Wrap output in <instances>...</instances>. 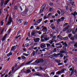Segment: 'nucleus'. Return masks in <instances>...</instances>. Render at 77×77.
<instances>
[{"label":"nucleus","instance_id":"nucleus-1","mask_svg":"<svg viewBox=\"0 0 77 77\" xmlns=\"http://www.w3.org/2000/svg\"><path fill=\"white\" fill-rule=\"evenodd\" d=\"M8 17H9V20L8 21V24H6V25H11V22H13V21H12V17H11V16H9V15L8 14L6 17L5 18V21L6 22L7 21V19H8Z\"/></svg>","mask_w":77,"mask_h":77},{"label":"nucleus","instance_id":"nucleus-2","mask_svg":"<svg viewBox=\"0 0 77 77\" xmlns=\"http://www.w3.org/2000/svg\"><path fill=\"white\" fill-rule=\"evenodd\" d=\"M69 71H72L70 75H69L70 77H71V75H73V74L74 73V66H72L69 69Z\"/></svg>","mask_w":77,"mask_h":77},{"label":"nucleus","instance_id":"nucleus-3","mask_svg":"<svg viewBox=\"0 0 77 77\" xmlns=\"http://www.w3.org/2000/svg\"><path fill=\"white\" fill-rule=\"evenodd\" d=\"M42 21V18L39 19L38 20L35 22V23L34 24V25L35 26H37L38 24H39L41 21Z\"/></svg>","mask_w":77,"mask_h":77},{"label":"nucleus","instance_id":"nucleus-4","mask_svg":"<svg viewBox=\"0 0 77 77\" xmlns=\"http://www.w3.org/2000/svg\"><path fill=\"white\" fill-rule=\"evenodd\" d=\"M44 60L42 59H39L35 61V63H39L40 62H43Z\"/></svg>","mask_w":77,"mask_h":77},{"label":"nucleus","instance_id":"nucleus-5","mask_svg":"<svg viewBox=\"0 0 77 77\" xmlns=\"http://www.w3.org/2000/svg\"><path fill=\"white\" fill-rule=\"evenodd\" d=\"M46 6V5H45V4L43 5L41 8L39 13H41V12H43V11H44V9H45Z\"/></svg>","mask_w":77,"mask_h":77},{"label":"nucleus","instance_id":"nucleus-6","mask_svg":"<svg viewBox=\"0 0 77 77\" xmlns=\"http://www.w3.org/2000/svg\"><path fill=\"white\" fill-rule=\"evenodd\" d=\"M27 12H28V9L26 8L24 11L23 12V16H26L27 15Z\"/></svg>","mask_w":77,"mask_h":77},{"label":"nucleus","instance_id":"nucleus-7","mask_svg":"<svg viewBox=\"0 0 77 77\" xmlns=\"http://www.w3.org/2000/svg\"><path fill=\"white\" fill-rule=\"evenodd\" d=\"M24 63H22L20 66V67L18 66V67L16 69H15V70H14V72H15V71H17V70H18L19 68H21V67L22 66H24Z\"/></svg>","mask_w":77,"mask_h":77},{"label":"nucleus","instance_id":"nucleus-8","mask_svg":"<svg viewBox=\"0 0 77 77\" xmlns=\"http://www.w3.org/2000/svg\"><path fill=\"white\" fill-rule=\"evenodd\" d=\"M50 27L52 29H53V30L54 29H56V26H54L53 25V24L51 23V26H50Z\"/></svg>","mask_w":77,"mask_h":77},{"label":"nucleus","instance_id":"nucleus-9","mask_svg":"<svg viewBox=\"0 0 77 77\" xmlns=\"http://www.w3.org/2000/svg\"><path fill=\"white\" fill-rule=\"evenodd\" d=\"M47 27H43L41 30V32L43 31L45 32H47Z\"/></svg>","mask_w":77,"mask_h":77},{"label":"nucleus","instance_id":"nucleus-10","mask_svg":"<svg viewBox=\"0 0 77 77\" xmlns=\"http://www.w3.org/2000/svg\"><path fill=\"white\" fill-rule=\"evenodd\" d=\"M42 48H43L44 47H46V45H45V43H41V46H40Z\"/></svg>","mask_w":77,"mask_h":77},{"label":"nucleus","instance_id":"nucleus-11","mask_svg":"<svg viewBox=\"0 0 77 77\" xmlns=\"http://www.w3.org/2000/svg\"><path fill=\"white\" fill-rule=\"evenodd\" d=\"M7 34H6L3 37V38L2 39V41H4L5 40H6V36H7Z\"/></svg>","mask_w":77,"mask_h":77},{"label":"nucleus","instance_id":"nucleus-12","mask_svg":"<svg viewBox=\"0 0 77 77\" xmlns=\"http://www.w3.org/2000/svg\"><path fill=\"white\" fill-rule=\"evenodd\" d=\"M39 40H40V38H37L35 39H34V41H35V42H39Z\"/></svg>","mask_w":77,"mask_h":77},{"label":"nucleus","instance_id":"nucleus-13","mask_svg":"<svg viewBox=\"0 0 77 77\" xmlns=\"http://www.w3.org/2000/svg\"><path fill=\"white\" fill-rule=\"evenodd\" d=\"M58 20H59V21L60 22H61L62 21H64V17H62L61 18L58 19Z\"/></svg>","mask_w":77,"mask_h":77},{"label":"nucleus","instance_id":"nucleus-14","mask_svg":"<svg viewBox=\"0 0 77 77\" xmlns=\"http://www.w3.org/2000/svg\"><path fill=\"white\" fill-rule=\"evenodd\" d=\"M64 46H63V48H64V47H66L68 46V45L66 42H65L64 43L62 44Z\"/></svg>","mask_w":77,"mask_h":77},{"label":"nucleus","instance_id":"nucleus-15","mask_svg":"<svg viewBox=\"0 0 77 77\" xmlns=\"http://www.w3.org/2000/svg\"><path fill=\"white\" fill-rule=\"evenodd\" d=\"M4 3V0H2L0 3V5L1 6H3Z\"/></svg>","mask_w":77,"mask_h":77},{"label":"nucleus","instance_id":"nucleus-16","mask_svg":"<svg viewBox=\"0 0 77 77\" xmlns=\"http://www.w3.org/2000/svg\"><path fill=\"white\" fill-rule=\"evenodd\" d=\"M69 28V26H67L63 30V31L65 32V31H66L67 29H68Z\"/></svg>","mask_w":77,"mask_h":77},{"label":"nucleus","instance_id":"nucleus-17","mask_svg":"<svg viewBox=\"0 0 77 77\" xmlns=\"http://www.w3.org/2000/svg\"><path fill=\"white\" fill-rule=\"evenodd\" d=\"M33 62V60L31 61H29L28 62L25 64L26 65H30V63H32Z\"/></svg>","mask_w":77,"mask_h":77},{"label":"nucleus","instance_id":"nucleus-18","mask_svg":"<svg viewBox=\"0 0 77 77\" xmlns=\"http://www.w3.org/2000/svg\"><path fill=\"white\" fill-rule=\"evenodd\" d=\"M72 14L74 16V17H75V15H76L77 17V13L76 11H75L74 13H72Z\"/></svg>","mask_w":77,"mask_h":77},{"label":"nucleus","instance_id":"nucleus-19","mask_svg":"<svg viewBox=\"0 0 77 77\" xmlns=\"http://www.w3.org/2000/svg\"><path fill=\"white\" fill-rule=\"evenodd\" d=\"M60 10L62 14H63V15L65 14V12H64V10L63 9L61 10V9H60Z\"/></svg>","mask_w":77,"mask_h":77},{"label":"nucleus","instance_id":"nucleus-20","mask_svg":"<svg viewBox=\"0 0 77 77\" xmlns=\"http://www.w3.org/2000/svg\"><path fill=\"white\" fill-rule=\"evenodd\" d=\"M70 40H72L73 42H74L75 40V38L74 37H71L70 38Z\"/></svg>","mask_w":77,"mask_h":77},{"label":"nucleus","instance_id":"nucleus-21","mask_svg":"<svg viewBox=\"0 0 77 77\" xmlns=\"http://www.w3.org/2000/svg\"><path fill=\"white\" fill-rule=\"evenodd\" d=\"M42 53V50H40V51H38V54H41Z\"/></svg>","mask_w":77,"mask_h":77},{"label":"nucleus","instance_id":"nucleus-22","mask_svg":"<svg viewBox=\"0 0 77 77\" xmlns=\"http://www.w3.org/2000/svg\"><path fill=\"white\" fill-rule=\"evenodd\" d=\"M36 53V51H33V52L32 53V54L33 56H34L35 55V54Z\"/></svg>","mask_w":77,"mask_h":77},{"label":"nucleus","instance_id":"nucleus-23","mask_svg":"<svg viewBox=\"0 0 77 77\" xmlns=\"http://www.w3.org/2000/svg\"><path fill=\"white\" fill-rule=\"evenodd\" d=\"M36 33V32H35V31H33L31 32V35H32V36H33L34 35H35Z\"/></svg>","mask_w":77,"mask_h":77},{"label":"nucleus","instance_id":"nucleus-24","mask_svg":"<svg viewBox=\"0 0 77 77\" xmlns=\"http://www.w3.org/2000/svg\"><path fill=\"white\" fill-rule=\"evenodd\" d=\"M26 74H29V73L31 72V70L28 69L26 70Z\"/></svg>","mask_w":77,"mask_h":77},{"label":"nucleus","instance_id":"nucleus-25","mask_svg":"<svg viewBox=\"0 0 77 77\" xmlns=\"http://www.w3.org/2000/svg\"><path fill=\"white\" fill-rule=\"evenodd\" d=\"M10 1V0H7L6 1H5V3L4 4V5H7V4H8V3Z\"/></svg>","mask_w":77,"mask_h":77},{"label":"nucleus","instance_id":"nucleus-26","mask_svg":"<svg viewBox=\"0 0 77 77\" xmlns=\"http://www.w3.org/2000/svg\"><path fill=\"white\" fill-rule=\"evenodd\" d=\"M65 70H66V69H62L61 70V71H60V72H61V73H63V72H64V71H65Z\"/></svg>","mask_w":77,"mask_h":77},{"label":"nucleus","instance_id":"nucleus-27","mask_svg":"<svg viewBox=\"0 0 77 77\" xmlns=\"http://www.w3.org/2000/svg\"><path fill=\"white\" fill-rule=\"evenodd\" d=\"M50 18V16H48L47 17H46V16L45 15L44 17L43 18L44 20H45V19H46V18Z\"/></svg>","mask_w":77,"mask_h":77},{"label":"nucleus","instance_id":"nucleus-28","mask_svg":"<svg viewBox=\"0 0 77 77\" xmlns=\"http://www.w3.org/2000/svg\"><path fill=\"white\" fill-rule=\"evenodd\" d=\"M38 72H37V73H34L33 75V76H38Z\"/></svg>","mask_w":77,"mask_h":77},{"label":"nucleus","instance_id":"nucleus-29","mask_svg":"<svg viewBox=\"0 0 77 77\" xmlns=\"http://www.w3.org/2000/svg\"><path fill=\"white\" fill-rule=\"evenodd\" d=\"M16 49V48H14V46H13L11 50H12L13 51H14V50H15Z\"/></svg>","mask_w":77,"mask_h":77},{"label":"nucleus","instance_id":"nucleus-30","mask_svg":"<svg viewBox=\"0 0 77 77\" xmlns=\"http://www.w3.org/2000/svg\"><path fill=\"white\" fill-rule=\"evenodd\" d=\"M44 75L45 77H50V76L46 74H44Z\"/></svg>","mask_w":77,"mask_h":77},{"label":"nucleus","instance_id":"nucleus-31","mask_svg":"<svg viewBox=\"0 0 77 77\" xmlns=\"http://www.w3.org/2000/svg\"><path fill=\"white\" fill-rule=\"evenodd\" d=\"M37 33H38L39 35H41L42 33V32H41V31H38Z\"/></svg>","mask_w":77,"mask_h":77},{"label":"nucleus","instance_id":"nucleus-32","mask_svg":"<svg viewBox=\"0 0 77 77\" xmlns=\"http://www.w3.org/2000/svg\"><path fill=\"white\" fill-rule=\"evenodd\" d=\"M45 44L46 45L47 47H49L50 46V44L49 43H47Z\"/></svg>","mask_w":77,"mask_h":77},{"label":"nucleus","instance_id":"nucleus-33","mask_svg":"<svg viewBox=\"0 0 77 77\" xmlns=\"http://www.w3.org/2000/svg\"><path fill=\"white\" fill-rule=\"evenodd\" d=\"M51 54L50 53H46V56H49V55H50Z\"/></svg>","mask_w":77,"mask_h":77},{"label":"nucleus","instance_id":"nucleus-34","mask_svg":"<svg viewBox=\"0 0 77 77\" xmlns=\"http://www.w3.org/2000/svg\"><path fill=\"white\" fill-rule=\"evenodd\" d=\"M62 47V45L60 46H57V48L59 49V48H61Z\"/></svg>","mask_w":77,"mask_h":77},{"label":"nucleus","instance_id":"nucleus-35","mask_svg":"<svg viewBox=\"0 0 77 77\" xmlns=\"http://www.w3.org/2000/svg\"><path fill=\"white\" fill-rule=\"evenodd\" d=\"M56 73L57 74L59 75L61 73V72L60 71H58Z\"/></svg>","mask_w":77,"mask_h":77},{"label":"nucleus","instance_id":"nucleus-36","mask_svg":"<svg viewBox=\"0 0 77 77\" xmlns=\"http://www.w3.org/2000/svg\"><path fill=\"white\" fill-rule=\"evenodd\" d=\"M49 43H50L51 44H53V41H51V40H50L49 42Z\"/></svg>","mask_w":77,"mask_h":77},{"label":"nucleus","instance_id":"nucleus-37","mask_svg":"<svg viewBox=\"0 0 77 77\" xmlns=\"http://www.w3.org/2000/svg\"><path fill=\"white\" fill-rule=\"evenodd\" d=\"M63 48V50L65 51H66V47H65L64 48Z\"/></svg>","mask_w":77,"mask_h":77},{"label":"nucleus","instance_id":"nucleus-38","mask_svg":"<svg viewBox=\"0 0 77 77\" xmlns=\"http://www.w3.org/2000/svg\"><path fill=\"white\" fill-rule=\"evenodd\" d=\"M21 57H22V59H26V57H24V56H22Z\"/></svg>","mask_w":77,"mask_h":77},{"label":"nucleus","instance_id":"nucleus-39","mask_svg":"<svg viewBox=\"0 0 77 77\" xmlns=\"http://www.w3.org/2000/svg\"><path fill=\"white\" fill-rule=\"evenodd\" d=\"M38 76H39V77H42V74H39L38 73Z\"/></svg>","mask_w":77,"mask_h":77},{"label":"nucleus","instance_id":"nucleus-40","mask_svg":"<svg viewBox=\"0 0 77 77\" xmlns=\"http://www.w3.org/2000/svg\"><path fill=\"white\" fill-rule=\"evenodd\" d=\"M56 21H57V24H59V22H60V21H59V19H58V20L56 19Z\"/></svg>","mask_w":77,"mask_h":77},{"label":"nucleus","instance_id":"nucleus-41","mask_svg":"<svg viewBox=\"0 0 77 77\" xmlns=\"http://www.w3.org/2000/svg\"><path fill=\"white\" fill-rule=\"evenodd\" d=\"M68 38L67 37H65L63 38V39H64V40H67L68 39Z\"/></svg>","mask_w":77,"mask_h":77},{"label":"nucleus","instance_id":"nucleus-42","mask_svg":"<svg viewBox=\"0 0 77 77\" xmlns=\"http://www.w3.org/2000/svg\"><path fill=\"white\" fill-rule=\"evenodd\" d=\"M22 71H23V72H25V71H26V69H25V68H23V69L22 70Z\"/></svg>","mask_w":77,"mask_h":77},{"label":"nucleus","instance_id":"nucleus-43","mask_svg":"<svg viewBox=\"0 0 77 77\" xmlns=\"http://www.w3.org/2000/svg\"><path fill=\"white\" fill-rule=\"evenodd\" d=\"M74 47H76V48H77V42L74 45Z\"/></svg>","mask_w":77,"mask_h":77},{"label":"nucleus","instance_id":"nucleus-44","mask_svg":"<svg viewBox=\"0 0 77 77\" xmlns=\"http://www.w3.org/2000/svg\"><path fill=\"white\" fill-rule=\"evenodd\" d=\"M49 5H50V6H53V3L51 2L50 3Z\"/></svg>","mask_w":77,"mask_h":77},{"label":"nucleus","instance_id":"nucleus-45","mask_svg":"<svg viewBox=\"0 0 77 77\" xmlns=\"http://www.w3.org/2000/svg\"><path fill=\"white\" fill-rule=\"evenodd\" d=\"M22 19H18L17 20L18 21H22Z\"/></svg>","mask_w":77,"mask_h":77},{"label":"nucleus","instance_id":"nucleus-46","mask_svg":"<svg viewBox=\"0 0 77 77\" xmlns=\"http://www.w3.org/2000/svg\"><path fill=\"white\" fill-rule=\"evenodd\" d=\"M53 56H54L55 57H56L57 56V54H54L52 55Z\"/></svg>","mask_w":77,"mask_h":77},{"label":"nucleus","instance_id":"nucleus-47","mask_svg":"<svg viewBox=\"0 0 77 77\" xmlns=\"http://www.w3.org/2000/svg\"><path fill=\"white\" fill-rule=\"evenodd\" d=\"M19 7L21 11H23V8H22V7H21V6H19Z\"/></svg>","mask_w":77,"mask_h":77},{"label":"nucleus","instance_id":"nucleus-48","mask_svg":"<svg viewBox=\"0 0 77 77\" xmlns=\"http://www.w3.org/2000/svg\"><path fill=\"white\" fill-rule=\"evenodd\" d=\"M56 62H57V63H60V60H56Z\"/></svg>","mask_w":77,"mask_h":77},{"label":"nucleus","instance_id":"nucleus-49","mask_svg":"<svg viewBox=\"0 0 77 77\" xmlns=\"http://www.w3.org/2000/svg\"><path fill=\"white\" fill-rule=\"evenodd\" d=\"M56 51H56V48H54L53 52H56Z\"/></svg>","mask_w":77,"mask_h":77},{"label":"nucleus","instance_id":"nucleus-50","mask_svg":"<svg viewBox=\"0 0 77 77\" xmlns=\"http://www.w3.org/2000/svg\"><path fill=\"white\" fill-rule=\"evenodd\" d=\"M60 52L61 53H65V51H60Z\"/></svg>","mask_w":77,"mask_h":77},{"label":"nucleus","instance_id":"nucleus-51","mask_svg":"<svg viewBox=\"0 0 77 77\" xmlns=\"http://www.w3.org/2000/svg\"><path fill=\"white\" fill-rule=\"evenodd\" d=\"M51 46H52V47H53L54 48V47H55V46H54V43H53V44Z\"/></svg>","mask_w":77,"mask_h":77},{"label":"nucleus","instance_id":"nucleus-52","mask_svg":"<svg viewBox=\"0 0 77 77\" xmlns=\"http://www.w3.org/2000/svg\"><path fill=\"white\" fill-rule=\"evenodd\" d=\"M36 29L37 30H39L40 29V28L39 27H38V26H37Z\"/></svg>","mask_w":77,"mask_h":77},{"label":"nucleus","instance_id":"nucleus-53","mask_svg":"<svg viewBox=\"0 0 77 77\" xmlns=\"http://www.w3.org/2000/svg\"><path fill=\"white\" fill-rule=\"evenodd\" d=\"M57 13H58V14H59V15H60V11H59V10L57 11Z\"/></svg>","mask_w":77,"mask_h":77},{"label":"nucleus","instance_id":"nucleus-54","mask_svg":"<svg viewBox=\"0 0 77 77\" xmlns=\"http://www.w3.org/2000/svg\"><path fill=\"white\" fill-rule=\"evenodd\" d=\"M67 32H71V31H70V29H68L67 30Z\"/></svg>","mask_w":77,"mask_h":77},{"label":"nucleus","instance_id":"nucleus-55","mask_svg":"<svg viewBox=\"0 0 77 77\" xmlns=\"http://www.w3.org/2000/svg\"><path fill=\"white\" fill-rule=\"evenodd\" d=\"M60 43H57L56 44V45H60Z\"/></svg>","mask_w":77,"mask_h":77},{"label":"nucleus","instance_id":"nucleus-56","mask_svg":"<svg viewBox=\"0 0 77 77\" xmlns=\"http://www.w3.org/2000/svg\"><path fill=\"white\" fill-rule=\"evenodd\" d=\"M9 55H10V56H12V53L11 52H10L9 53Z\"/></svg>","mask_w":77,"mask_h":77},{"label":"nucleus","instance_id":"nucleus-57","mask_svg":"<svg viewBox=\"0 0 77 77\" xmlns=\"http://www.w3.org/2000/svg\"><path fill=\"white\" fill-rule=\"evenodd\" d=\"M60 39H61V40L63 39V37L62 36H61L60 38Z\"/></svg>","mask_w":77,"mask_h":77},{"label":"nucleus","instance_id":"nucleus-58","mask_svg":"<svg viewBox=\"0 0 77 77\" xmlns=\"http://www.w3.org/2000/svg\"><path fill=\"white\" fill-rule=\"evenodd\" d=\"M74 51H77V49L72 50V52H74Z\"/></svg>","mask_w":77,"mask_h":77},{"label":"nucleus","instance_id":"nucleus-59","mask_svg":"<svg viewBox=\"0 0 77 77\" xmlns=\"http://www.w3.org/2000/svg\"><path fill=\"white\" fill-rule=\"evenodd\" d=\"M15 68V67H13L11 69H12V71H14V69Z\"/></svg>","mask_w":77,"mask_h":77},{"label":"nucleus","instance_id":"nucleus-60","mask_svg":"<svg viewBox=\"0 0 77 77\" xmlns=\"http://www.w3.org/2000/svg\"><path fill=\"white\" fill-rule=\"evenodd\" d=\"M44 23H47V22H48V20H46L45 21H44Z\"/></svg>","mask_w":77,"mask_h":77},{"label":"nucleus","instance_id":"nucleus-61","mask_svg":"<svg viewBox=\"0 0 77 77\" xmlns=\"http://www.w3.org/2000/svg\"><path fill=\"white\" fill-rule=\"evenodd\" d=\"M14 9L15 10L18 9V8H17V6H15V7H14Z\"/></svg>","mask_w":77,"mask_h":77},{"label":"nucleus","instance_id":"nucleus-62","mask_svg":"<svg viewBox=\"0 0 77 77\" xmlns=\"http://www.w3.org/2000/svg\"><path fill=\"white\" fill-rule=\"evenodd\" d=\"M72 35L71 34H69L68 36H69V37L70 38V37H71Z\"/></svg>","mask_w":77,"mask_h":77},{"label":"nucleus","instance_id":"nucleus-63","mask_svg":"<svg viewBox=\"0 0 77 77\" xmlns=\"http://www.w3.org/2000/svg\"><path fill=\"white\" fill-rule=\"evenodd\" d=\"M73 37L74 38H77V35H74Z\"/></svg>","mask_w":77,"mask_h":77},{"label":"nucleus","instance_id":"nucleus-64","mask_svg":"<svg viewBox=\"0 0 77 77\" xmlns=\"http://www.w3.org/2000/svg\"><path fill=\"white\" fill-rule=\"evenodd\" d=\"M51 74H53V75H54V72H52L51 73Z\"/></svg>","mask_w":77,"mask_h":77}]
</instances>
